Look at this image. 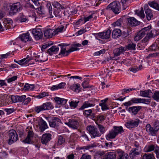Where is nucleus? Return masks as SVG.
I'll list each match as a JSON object with an SVG mask.
<instances>
[{
  "mask_svg": "<svg viewBox=\"0 0 159 159\" xmlns=\"http://www.w3.org/2000/svg\"><path fill=\"white\" fill-rule=\"evenodd\" d=\"M152 98L155 100L158 101L159 100V91H156L152 95Z\"/></svg>",
  "mask_w": 159,
  "mask_h": 159,
  "instance_id": "nucleus-57",
  "label": "nucleus"
},
{
  "mask_svg": "<svg viewBox=\"0 0 159 159\" xmlns=\"http://www.w3.org/2000/svg\"><path fill=\"white\" fill-rule=\"evenodd\" d=\"M51 139V135L49 134H45L43 135L41 139V143L46 144Z\"/></svg>",
  "mask_w": 159,
  "mask_h": 159,
  "instance_id": "nucleus-24",
  "label": "nucleus"
},
{
  "mask_svg": "<svg viewBox=\"0 0 159 159\" xmlns=\"http://www.w3.org/2000/svg\"><path fill=\"white\" fill-rule=\"evenodd\" d=\"M65 141V139L62 136H60L59 137L58 144L59 145L62 144Z\"/></svg>",
  "mask_w": 159,
  "mask_h": 159,
  "instance_id": "nucleus-63",
  "label": "nucleus"
},
{
  "mask_svg": "<svg viewBox=\"0 0 159 159\" xmlns=\"http://www.w3.org/2000/svg\"><path fill=\"white\" fill-rule=\"evenodd\" d=\"M128 155L120 150H117L116 159H128Z\"/></svg>",
  "mask_w": 159,
  "mask_h": 159,
  "instance_id": "nucleus-18",
  "label": "nucleus"
},
{
  "mask_svg": "<svg viewBox=\"0 0 159 159\" xmlns=\"http://www.w3.org/2000/svg\"><path fill=\"white\" fill-rule=\"evenodd\" d=\"M5 30H7L13 28V21L9 18H5L2 20Z\"/></svg>",
  "mask_w": 159,
  "mask_h": 159,
  "instance_id": "nucleus-11",
  "label": "nucleus"
},
{
  "mask_svg": "<svg viewBox=\"0 0 159 159\" xmlns=\"http://www.w3.org/2000/svg\"><path fill=\"white\" fill-rule=\"evenodd\" d=\"M27 20V17L22 13H20L17 18V21L20 23L25 22Z\"/></svg>",
  "mask_w": 159,
  "mask_h": 159,
  "instance_id": "nucleus-34",
  "label": "nucleus"
},
{
  "mask_svg": "<svg viewBox=\"0 0 159 159\" xmlns=\"http://www.w3.org/2000/svg\"><path fill=\"white\" fill-rule=\"evenodd\" d=\"M143 159H155V157L152 154L149 155L145 154L143 156Z\"/></svg>",
  "mask_w": 159,
  "mask_h": 159,
  "instance_id": "nucleus-60",
  "label": "nucleus"
},
{
  "mask_svg": "<svg viewBox=\"0 0 159 159\" xmlns=\"http://www.w3.org/2000/svg\"><path fill=\"white\" fill-rule=\"evenodd\" d=\"M79 101H74L72 100H70L69 102L70 107L72 109H75L78 105Z\"/></svg>",
  "mask_w": 159,
  "mask_h": 159,
  "instance_id": "nucleus-47",
  "label": "nucleus"
},
{
  "mask_svg": "<svg viewBox=\"0 0 159 159\" xmlns=\"http://www.w3.org/2000/svg\"><path fill=\"white\" fill-rule=\"evenodd\" d=\"M98 125V128L99 131V133L101 134V136L102 134H103L106 132L107 129L103 125L97 124Z\"/></svg>",
  "mask_w": 159,
  "mask_h": 159,
  "instance_id": "nucleus-40",
  "label": "nucleus"
},
{
  "mask_svg": "<svg viewBox=\"0 0 159 159\" xmlns=\"http://www.w3.org/2000/svg\"><path fill=\"white\" fill-rule=\"evenodd\" d=\"M69 44H65L64 43H61L58 45V46H60L61 48V50L60 52L59 55H62L63 56H67L66 55V52H68L66 51V47L69 45Z\"/></svg>",
  "mask_w": 159,
  "mask_h": 159,
  "instance_id": "nucleus-25",
  "label": "nucleus"
},
{
  "mask_svg": "<svg viewBox=\"0 0 159 159\" xmlns=\"http://www.w3.org/2000/svg\"><path fill=\"white\" fill-rule=\"evenodd\" d=\"M53 108V107L52 105L51 102H47L43 103L41 106L35 107L34 110L37 113H39L41 111L45 110H49Z\"/></svg>",
  "mask_w": 159,
  "mask_h": 159,
  "instance_id": "nucleus-2",
  "label": "nucleus"
},
{
  "mask_svg": "<svg viewBox=\"0 0 159 159\" xmlns=\"http://www.w3.org/2000/svg\"><path fill=\"white\" fill-rule=\"evenodd\" d=\"M111 33V30H108L106 32L95 33L94 34V36L97 39L99 38L103 39H108L110 37Z\"/></svg>",
  "mask_w": 159,
  "mask_h": 159,
  "instance_id": "nucleus-10",
  "label": "nucleus"
},
{
  "mask_svg": "<svg viewBox=\"0 0 159 159\" xmlns=\"http://www.w3.org/2000/svg\"><path fill=\"white\" fill-rule=\"evenodd\" d=\"M149 5L155 9L159 11V4L157 2L153 1L149 3Z\"/></svg>",
  "mask_w": 159,
  "mask_h": 159,
  "instance_id": "nucleus-42",
  "label": "nucleus"
},
{
  "mask_svg": "<svg viewBox=\"0 0 159 159\" xmlns=\"http://www.w3.org/2000/svg\"><path fill=\"white\" fill-rule=\"evenodd\" d=\"M149 49L152 51L159 50V41L157 40L149 47Z\"/></svg>",
  "mask_w": 159,
  "mask_h": 159,
  "instance_id": "nucleus-35",
  "label": "nucleus"
},
{
  "mask_svg": "<svg viewBox=\"0 0 159 159\" xmlns=\"http://www.w3.org/2000/svg\"><path fill=\"white\" fill-rule=\"evenodd\" d=\"M32 34L36 40H39L43 36L41 30L39 29H34L33 30Z\"/></svg>",
  "mask_w": 159,
  "mask_h": 159,
  "instance_id": "nucleus-17",
  "label": "nucleus"
},
{
  "mask_svg": "<svg viewBox=\"0 0 159 159\" xmlns=\"http://www.w3.org/2000/svg\"><path fill=\"white\" fill-rule=\"evenodd\" d=\"M35 5V6L29 2L27 3L25 6L26 7H27L30 8L31 9L32 11L34 10H36V9L38 8V7H39L40 6V4L39 3V5L35 3H34Z\"/></svg>",
  "mask_w": 159,
  "mask_h": 159,
  "instance_id": "nucleus-38",
  "label": "nucleus"
},
{
  "mask_svg": "<svg viewBox=\"0 0 159 159\" xmlns=\"http://www.w3.org/2000/svg\"><path fill=\"white\" fill-rule=\"evenodd\" d=\"M46 7L48 11L50 18L53 17V16L52 14V10L51 3L49 2H47L46 4Z\"/></svg>",
  "mask_w": 159,
  "mask_h": 159,
  "instance_id": "nucleus-39",
  "label": "nucleus"
},
{
  "mask_svg": "<svg viewBox=\"0 0 159 159\" xmlns=\"http://www.w3.org/2000/svg\"><path fill=\"white\" fill-rule=\"evenodd\" d=\"M59 50V48L56 46H53L49 48L47 52L50 56L53 54H56L57 53Z\"/></svg>",
  "mask_w": 159,
  "mask_h": 159,
  "instance_id": "nucleus-27",
  "label": "nucleus"
},
{
  "mask_svg": "<svg viewBox=\"0 0 159 159\" xmlns=\"http://www.w3.org/2000/svg\"><path fill=\"white\" fill-rule=\"evenodd\" d=\"M98 145L97 143H91L87 146H84L82 147V149H89L92 148H95Z\"/></svg>",
  "mask_w": 159,
  "mask_h": 159,
  "instance_id": "nucleus-51",
  "label": "nucleus"
},
{
  "mask_svg": "<svg viewBox=\"0 0 159 159\" xmlns=\"http://www.w3.org/2000/svg\"><path fill=\"white\" fill-rule=\"evenodd\" d=\"M48 95L49 93L48 92H43L41 93L39 95L36 96V97L37 98H43V97L48 96Z\"/></svg>",
  "mask_w": 159,
  "mask_h": 159,
  "instance_id": "nucleus-56",
  "label": "nucleus"
},
{
  "mask_svg": "<svg viewBox=\"0 0 159 159\" xmlns=\"http://www.w3.org/2000/svg\"><path fill=\"white\" fill-rule=\"evenodd\" d=\"M35 60L36 61H40V62H43L48 59L45 56H44L42 53H39L38 54L36 57Z\"/></svg>",
  "mask_w": 159,
  "mask_h": 159,
  "instance_id": "nucleus-33",
  "label": "nucleus"
},
{
  "mask_svg": "<svg viewBox=\"0 0 159 159\" xmlns=\"http://www.w3.org/2000/svg\"><path fill=\"white\" fill-rule=\"evenodd\" d=\"M146 131L151 136H155L157 131L159 129V126H154L152 127L150 124H148L146 126Z\"/></svg>",
  "mask_w": 159,
  "mask_h": 159,
  "instance_id": "nucleus-8",
  "label": "nucleus"
},
{
  "mask_svg": "<svg viewBox=\"0 0 159 159\" xmlns=\"http://www.w3.org/2000/svg\"><path fill=\"white\" fill-rule=\"evenodd\" d=\"M34 133L32 130H30L28 132V134L26 138L23 141L25 143H31V138L33 137Z\"/></svg>",
  "mask_w": 159,
  "mask_h": 159,
  "instance_id": "nucleus-29",
  "label": "nucleus"
},
{
  "mask_svg": "<svg viewBox=\"0 0 159 159\" xmlns=\"http://www.w3.org/2000/svg\"><path fill=\"white\" fill-rule=\"evenodd\" d=\"M39 127L41 132H43L48 128L47 124L42 118H40L38 121Z\"/></svg>",
  "mask_w": 159,
  "mask_h": 159,
  "instance_id": "nucleus-16",
  "label": "nucleus"
},
{
  "mask_svg": "<svg viewBox=\"0 0 159 159\" xmlns=\"http://www.w3.org/2000/svg\"><path fill=\"white\" fill-rule=\"evenodd\" d=\"M127 21L128 25L131 26H136L139 24V22L134 17L128 18Z\"/></svg>",
  "mask_w": 159,
  "mask_h": 159,
  "instance_id": "nucleus-23",
  "label": "nucleus"
},
{
  "mask_svg": "<svg viewBox=\"0 0 159 159\" xmlns=\"http://www.w3.org/2000/svg\"><path fill=\"white\" fill-rule=\"evenodd\" d=\"M117 150L116 152H108L103 156V159H116Z\"/></svg>",
  "mask_w": 159,
  "mask_h": 159,
  "instance_id": "nucleus-19",
  "label": "nucleus"
},
{
  "mask_svg": "<svg viewBox=\"0 0 159 159\" xmlns=\"http://www.w3.org/2000/svg\"><path fill=\"white\" fill-rule=\"evenodd\" d=\"M72 47L68 50V52H66V55H68L70 53L75 51L78 50L79 48L77 47H80L81 46V45L79 43L74 44L71 46Z\"/></svg>",
  "mask_w": 159,
  "mask_h": 159,
  "instance_id": "nucleus-30",
  "label": "nucleus"
},
{
  "mask_svg": "<svg viewBox=\"0 0 159 159\" xmlns=\"http://www.w3.org/2000/svg\"><path fill=\"white\" fill-rule=\"evenodd\" d=\"M8 143L9 144L16 142L18 139V135L16 131L13 129L9 130L8 133Z\"/></svg>",
  "mask_w": 159,
  "mask_h": 159,
  "instance_id": "nucleus-6",
  "label": "nucleus"
},
{
  "mask_svg": "<svg viewBox=\"0 0 159 159\" xmlns=\"http://www.w3.org/2000/svg\"><path fill=\"white\" fill-rule=\"evenodd\" d=\"M59 13H61V16H59V15L58 14V15L56 16V17H57L59 18H61L63 17H68L69 16V13H68V12L67 11H60Z\"/></svg>",
  "mask_w": 159,
  "mask_h": 159,
  "instance_id": "nucleus-53",
  "label": "nucleus"
},
{
  "mask_svg": "<svg viewBox=\"0 0 159 159\" xmlns=\"http://www.w3.org/2000/svg\"><path fill=\"white\" fill-rule=\"evenodd\" d=\"M53 29L45 30L44 31V36L47 38H51L55 35Z\"/></svg>",
  "mask_w": 159,
  "mask_h": 159,
  "instance_id": "nucleus-26",
  "label": "nucleus"
},
{
  "mask_svg": "<svg viewBox=\"0 0 159 159\" xmlns=\"http://www.w3.org/2000/svg\"><path fill=\"white\" fill-rule=\"evenodd\" d=\"M120 1L122 5L123 10H125L128 7V3L129 0H120Z\"/></svg>",
  "mask_w": 159,
  "mask_h": 159,
  "instance_id": "nucleus-50",
  "label": "nucleus"
},
{
  "mask_svg": "<svg viewBox=\"0 0 159 159\" xmlns=\"http://www.w3.org/2000/svg\"><path fill=\"white\" fill-rule=\"evenodd\" d=\"M66 124L69 127L73 129H77L79 126V123L78 121L75 119H69V122L66 123Z\"/></svg>",
  "mask_w": 159,
  "mask_h": 159,
  "instance_id": "nucleus-14",
  "label": "nucleus"
},
{
  "mask_svg": "<svg viewBox=\"0 0 159 159\" xmlns=\"http://www.w3.org/2000/svg\"><path fill=\"white\" fill-rule=\"evenodd\" d=\"M80 159H91V156L87 153L84 154L82 155Z\"/></svg>",
  "mask_w": 159,
  "mask_h": 159,
  "instance_id": "nucleus-64",
  "label": "nucleus"
},
{
  "mask_svg": "<svg viewBox=\"0 0 159 159\" xmlns=\"http://www.w3.org/2000/svg\"><path fill=\"white\" fill-rule=\"evenodd\" d=\"M136 44L133 43H129L128 45H126L125 48L126 51L127 50H135Z\"/></svg>",
  "mask_w": 159,
  "mask_h": 159,
  "instance_id": "nucleus-43",
  "label": "nucleus"
},
{
  "mask_svg": "<svg viewBox=\"0 0 159 159\" xmlns=\"http://www.w3.org/2000/svg\"><path fill=\"white\" fill-rule=\"evenodd\" d=\"M135 13L141 18H144L145 17V14L144 12L143 9V7L141 8L140 10H136Z\"/></svg>",
  "mask_w": 159,
  "mask_h": 159,
  "instance_id": "nucleus-44",
  "label": "nucleus"
},
{
  "mask_svg": "<svg viewBox=\"0 0 159 159\" xmlns=\"http://www.w3.org/2000/svg\"><path fill=\"white\" fill-rule=\"evenodd\" d=\"M92 109H89L88 110H85L84 111V113L85 115L86 116H89L91 115V114H92V116L93 118H94L95 117V115L93 113H92Z\"/></svg>",
  "mask_w": 159,
  "mask_h": 159,
  "instance_id": "nucleus-55",
  "label": "nucleus"
},
{
  "mask_svg": "<svg viewBox=\"0 0 159 159\" xmlns=\"http://www.w3.org/2000/svg\"><path fill=\"white\" fill-rule=\"evenodd\" d=\"M140 120L138 119L131 120L126 123L125 125L128 128H131L138 126Z\"/></svg>",
  "mask_w": 159,
  "mask_h": 159,
  "instance_id": "nucleus-13",
  "label": "nucleus"
},
{
  "mask_svg": "<svg viewBox=\"0 0 159 159\" xmlns=\"http://www.w3.org/2000/svg\"><path fill=\"white\" fill-rule=\"evenodd\" d=\"M155 32V31L154 30H152L149 33H148V32L147 34V36L148 37V38L150 39L151 38H153L154 37V33Z\"/></svg>",
  "mask_w": 159,
  "mask_h": 159,
  "instance_id": "nucleus-61",
  "label": "nucleus"
},
{
  "mask_svg": "<svg viewBox=\"0 0 159 159\" xmlns=\"http://www.w3.org/2000/svg\"><path fill=\"white\" fill-rule=\"evenodd\" d=\"M126 51V49L125 47L121 46L119 48L114 49L113 51V53L115 56H118L121 54L123 53Z\"/></svg>",
  "mask_w": 159,
  "mask_h": 159,
  "instance_id": "nucleus-22",
  "label": "nucleus"
},
{
  "mask_svg": "<svg viewBox=\"0 0 159 159\" xmlns=\"http://www.w3.org/2000/svg\"><path fill=\"white\" fill-rule=\"evenodd\" d=\"M121 34V31L119 29H116L112 32V36L113 38L116 39Z\"/></svg>",
  "mask_w": 159,
  "mask_h": 159,
  "instance_id": "nucleus-45",
  "label": "nucleus"
},
{
  "mask_svg": "<svg viewBox=\"0 0 159 159\" xmlns=\"http://www.w3.org/2000/svg\"><path fill=\"white\" fill-rule=\"evenodd\" d=\"M10 12L12 15H14L20 12L22 9V6L20 2H17L10 5Z\"/></svg>",
  "mask_w": 159,
  "mask_h": 159,
  "instance_id": "nucleus-4",
  "label": "nucleus"
},
{
  "mask_svg": "<svg viewBox=\"0 0 159 159\" xmlns=\"http://www.w3.org/2000/svg\"><path fill=\"white\" fill-rule=\"evenodd\" d=\"M55 102L58 104H64L66 103L67 100L63 98L56 97L54 98Z\"/></svg>",
  "mask_w": 159,
  "mask_h": 159,
  "instance_id": "nucleus-37",
  "label": "nucleus"
},
{
  "mask_svg": "<svg viewBox=\"0 0 159 159\" xmlns=\"http://www.w3.org/2000/svg\"><path fill=\"white\" fill-rule=\"evenodd\" d=\"M38 8L36 9L37 13L39 15H44L45 13V11L43 7L39 6L38 7Z\"/></svg>",
  "mask_w": 159,
  "mask_h": 159,
  "instance_id": "nucleus-48",
  "label": "nucleus"
},
{
  "mask_svg": "<svg viewBox=\"0 0 159 159\" xmlns=\"http://www.w3.org/2000/svg\"><path fill=\"white\" fill-rule=\"evenodd\" d=\"M113 129L116 135H118L119 134H121L124 132L123 128L121 126H114Z\"/></svg>",
  "mask_w": 159,
  "mask_h": 159,
  "instance_id": "nucleus-36",
  "label": "nucleus"
},
{
  "mask_svg": "<svg viewBox=\"0 0 159 159\" xmlns=\"http://www.w3.org/2000/svg\"><path fill=\"white\" fill-rule=\"evenodd\" d=\"M144 8L146 18L148 20H150L153 18V11L149 8L148 5L147 4L145 5Z\"/></svg>",
  "mask_w": 159,
  "mask_h": 159,
  "instance_id": "nucleus-15",
  "label": "nucleus"
},
{
  "mask_svg": "<svg viewBox=\"0 0 159 159\" xmlns=\"http://www.w3.org/2000/svg\"><path fill=\"white\" fill-rule=\"evenodd\" d=\"M34 84H25L24 87V90L25 91H31L34 89Z\"/></svg>",
  "mask_w": 159,
  "mask_h": 159,
  "instance_id": "nucleus-41",
  "label": "nucleus"
},
{
  "mask_svg": "<svg viewBox=\"0 0 159 159\" xmlns=\"http://www.w3.org/2000/svg\"><path fill=\"white\" fill-rule=\"evenodd\" d=\"M26 96L25 95L22 96H18L17 95V101L18 102H21L23 101L24 102Z\"/></svg>",
  "mask_w": 159,
  "mask_h": 159,
  "instance_id": "nucleus-62",
  "label": "nucleus"
},
{
  "mask_svg": "<svg viewBox=\"0 0 159 159\" xmlns=\"http://www.w3.org/2000/svg\"><path fill=\"white\" fill-rule=\"evenodd\" d=\"M64 27L63 25H61L58 27L56 29H53L54 31V34L55 35L57 34H58L59 33L61 32L64 29Z\"/></svg>",
  "mask_w": 159,
  "mask_h": 159,
  "instance_id": "nucleus-54",
  "label": "nucleus"
},
{
  "mask_svg": "<svg viewBox=\"0 0 159 159\" xmlns=\"http://www.w3.org/2000/svg\"><path fill=\"white\" fill-rule=\"evenodd\" d=\"M80 141L82 142H85L86 141H89V139L87 135L85 133H82L81 134V135L80 137Z\"/></svg>",
  "mask_w": 159,
  "mask_h": 159,
  "instance_id": "nucleus-49",
  "label": "nucleus"
},
{
  "mask_svg": "<svg viewBox=\"0 0 159 159\" xmlns=\"http://www.w3.org/2000/svg\"><path fill=\"white\" fill-rule=\"evenodd\" d=\"M31 38L29 33L23 34L20 36L19 38L16 39V41H22L25 43L27 41L31 40Z\"/></svg>",
  "mask_w": 159,
  "mask_h": 159,
  "instance_id": "nucleus-12",
  "label": "nucleus"
},
{
  "mask_svg": "<svg viewBox=\"0 0 159 159\" xmlns=\"http://www.w3.org/2000/svg\"><path fill=\"white\" fill-rule=\"evenodd\" d=\"M94 105L95 104L92 103L91 101H86L83 103V105L79 108V110H83L87 107H93Z\"/></svg>",
  "mask_w": 159,
  "mask_h": 159,
  "instance_id": "nucleus-28",
  "label": "nucleus"
},
{
  "mask_svg": "<svg viewBox=\"0 0 159 159\" xmlns=\"http://www.w3.org/2000/svg\"><path fill=\"white\" fill-rule=\"evenodd\" d=\"M52 5L54 7L53 14L56 16L58 14L61 16V13H59L61 10L65 9L64 6L57 1H54L52 2Z\"/></svg>",
  "mask_w": 159,
  "mask_h": 159,
  "instance_id": "nucleus-5",
  "label": "nucleus"
},
{
  "mask_svg": "<svg viewBox=\"0 0 159 159\" xmlns=\"http://www.w3.org/2000/svg\"><path fill=\"white\" fill-rule=\"evenodd\" d=\"M151 26L149 25L144 27L140 30L135 36L134 39L135 41H138L141 39L145 35L148 33L151 29Z\"/></svg>",
  "mask_w": 159,
  "mask_h": 159,
  "instance_id": "nucleus-3",
  "label": "nucleus"
},
{
  "mask_svg": "<svg viewBox=\"0 0 159 159\" xmlns=\"http://www.w3.org/2000/svg\"><path fill=\"white\" fill-rule=\"evenodd\" d=\"M152 93L150 89L141 91H140V95L143 97L150 98V95H151Z\"/></svg>",
  "mask_w": 159,
  "mask_h": 159,
  "instance_id": "nucleus-31",
  "label": "nucleus"
},
{
  "mask_svg": "<svg viewBox=\"0 0 159 159\" xmlns=\"http://www.w3.org/2000/svg\"><path fill=\"white\" fill-rule=\"evenodd\" d=\"M140 152V149L138 148H133L130 151L129 156L132 159H134L135 157L139 155Z\"/></svg>",
  "mask_w": 159,
  "mask_h": 159,
  "instance_id": "nucleus-20",
  "label": "nucleus"
},
{
  "mask_svg": "<svg viewBox=\"0 0 159 159\" xmlns=\"http://www.w3.org/2000/svg\"><path fill=\"white\" fill-rule=\"evenodd\" d=\"M80 84H74L70 86V88L74 92L77 93H79V89L80 88Z\"/></svg>",
  "mask_w": 159,
  "mask_h": 159,
  "instance_id": "nucleus-46",
  "label": "nucleus"
},
{
  "mask_svg": "<svg viewBox=\"0 0 159 159\" xmlns=\"http://www.w3.org/2000/svg\"><path fill=\"white\" fill-rule=\"evenodd\" d=\"M140 106H133L128 109V111L133 115H136L139 110L142 109Z\"/></svg>",
  "mask_w": 159,
  "mask_h": 159,
  "instance_id": "nucleus-21",
  "label": "nucleus"
},
{
  "mask_svg": "<svg viewBox=\"0 0 159 159\" xmlns=\"http://www.w3.org/2000/svg\"><path fill=\"white\" fill-rule=\"evenodd\" d=\"M14 61H15L16 63H17L19 64L21 66H23L27 64L29 62V60H26V59L24 58L22 60L18 61H15V60Z\"/></svg>",
  "mask_w": 159,
  "mask_h": 159,
  "instance_id": "nucleus-52",
  "label": "nucleus"
},
{
  "mask_svg": "<svg viewBox=\"0 0 159 159\" xmlns=\"http://www.w3.org/2000/svg\"><path fill=\"white\" fill-rule=\"evenodd\" d=\"M87 129L90 134L92 138L101 136V134L95 127L93 126H88Z\"/></svg>",
  "mask_w": 159,
  "mask_h": 159,
  "instance_id": "nucleus-9",
  "label": "nucleus"
},
{
  "mask_svg": "<svg viewBox=\"0 0 159 159\" xmlns=\"http://www.w3.org/2000/svg\"><path fill=\"white\" fill-rule=\"evenodd\" d=\"M155 146L153 144H151L145 148L146 152H150L154 150Z\"/></svg>",
  "mask_w": 159,
  "mask_h": 159,
  "instance_id": "nucleus-58",
  "label": "nucleus"
},
{
  "mask_svg": "<svg viewBox=\"0 0 159 159\" xmlns=\"http://www.w3.org/2000/svg\"><path fill=\"white\" fill-rule=\"evenodd\" d=\"M46 119L48 121L50 126L52 127L55 128L58 126L61 122V120L56 117L52 118L50 117H46Z\"/></svg>",
  "mask_w": 159,
  "mask_h": 159,
  "instance_id": "nucleus-7",
  "label": "nucleus"
},
{
  "mask_svg": "<svg viewBox=\"0 0 159 159\" xmlns=\"http://www.w3.org/2000/svg\"><path fill=\"white\" fill-rule=\"evenodd\" d=\"M116 136L114 131L112 129L106 135L105 137L107 140H109L111 139H114Z\"/></svg>",
  "mask_w": 159,
  "mask_h": 159,
  "instance_id": "nucleus-32",
  "label": "nucleus"
},
{
  "mask_svg": "<svg viewBox=\"0 0 159 159\" xmlns=\"http://www.w3.org/2000/svg\"><path fill=\"white\" fill-rule=\"evenodd\" d=\"M111 10L115 14H118L120 12V5L118 1H115L110 4L107 7Z\"/></svg>",
  "mask_w": 159,
  "mask_h": 159,
  "instance_id": "nucleus-1",
  "label": "nucleus"
},
{
  "mask_svg": "<svg viewBox=\"0 0 159 159\" xmlns=\"http://www.w3.org/2000/svg\"><path fill=\"white\" fill-rule=\"evenodd\" d=\"M132 103H141V98H132L131 99Z\"/></svg>",
  "mask_w": 159,
  "mask_h": 159,
  "instance_id": "nucleus-59",
  "label": "nucleus"
}]
</instances>
